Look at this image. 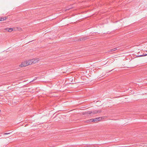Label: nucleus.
Here are the masks:
<instances>
[{"label":"nucleus","mask_w":147,"mask_h":147,"mask_svg":"<svg viewBox=\"0 0 147 147\" xmlns=\"http://www.w3.org/2000/svg\"><path fill=\"white\" fill-rule=\"evenodd\" d=\"M85 113L86 115H92L91 113H92V111H87L86 112H85Z\"/></svg>","instance_id":"1a4fd4ad"},{"label":"nucleus","mask_w":147,"mask_h":147,"mask_svg":"<svg viewBox=\"0 0 147 147\" xmlns=\"http://www.w3.org/2000/svg\"><path fill=\"white\" fill-rule=\"evenodd\" d=\"M82 113L83 115H86V114L85 112H83Z\"/></svg>","instance_id":"f8f14e48"},{"label":"nucleus","mask_w":147,"mask_h":147,"mask_svg":"<svg viewBox=\"0 0 147 147\" xmlns=\"http://www.w3.org/2000/svg\"><path fill=\"white\" fill-rule=\"evenodd\" d=\"M5 30H6L8 32H11L13 31V28H5Z\"/></svg>","instance_id":"39448f33"},{"label":"nucleus","mask_w":147,"mask_h":147,"mask_svg":"<svg viewBox=\"0 0 147 147\" xmlns=\"http://www.w3.org/2000/svg\"><path fill=\"white\" fill-rule=\"evenodd\" d=\"M28 65H32L33 63L32 59H29L27 60Z\"/></svg>","instance_id":"20e7f679"},{"label":"nucleus","mask_w":147,"mask_h":147,"mask_svg":"<svg viewBox=\"0 0 147 147\" xmlns=\"http://www.w3.org/2000/svg\"><path fill=\"white\" fill-rule=\"evenodd\" d=\"M32 59L33 64H35L37 63L40 60L38 58H33Z\"/></svg>","instance_id":"7ed1b4c3"},{"label":"nucleus","mask_w":147,"mask_h":147,"mask_svg":"<svg viewBox=\"0 0 147 147\" xmlns=\"http://www.w3.org/2000/svg\"><path fill=\"white\" fill-rule=\"evenodd\" d=\"M5 134H7V133H5Z\"/></svg>","instance_id":"ddd939ff"},{"label":"nucleus","mask_w":147,"mask_h":147,"mask_svg":"<svg viewBox=\"0 0 147 147\" xmlns=\"http://www.w3.org/2000/svg\"><path fill=\"white\" fill-rule=\"evenodd\" d=\"M28 65L27 60L22 62L19 65L20 67H23Z\"/></svg>","instance_id":"f257e3e1"},{"label":"nucleus","mask_w":147,"mask_h":147,"mask_svg":"<svg viewBox=\"0 0 147 147\" xmlns=\"http://www.w3.org/2000/svg\"><path fill=\"white\" fill-rule=\"evenodd\" d=\"M7 18L6 17H4L3 18H0V22L5 20Z\"/></svg>","instance_id":"0eeeda50"},{"label":"nucleus","mask_w":147,"mask_h":147,"mask_svg":"<svg viewBox=\"0 0 147 147\" xmlns=\"http://www.w3.org/2000/svg\"><path fill=\"white\" fill-rule=\"evenodd\" d=\"M100 112H101L100 111H93L92 112V113H91L92 115H94V114L97 113H99Z\"/></svg>","instance_id":"423d86ee"},{"label":"nucleus","mask_w":147,"mask_h":147,"mask_svg":"<svg viewBox=\"0 0 147 147\" xmlns=\"http://www.w3.org/2000/svg\"><path fill=\"white\" fill-rule=\"evenodd\" d=\"M86 122L88 123L91 122H93V119H90L86 121Z\"/></svg>","instance_id":"6e6552de"},{"label":"nucleus","mask_w":147,"mask_h":147,"mask_svg":"<svg viewBox=\"0 0 147 147\" xmlns=\"http://www.w3.org/2000/svg\"><path fill=\"white\" fill-rule=\"evenodd\" d=\"M117 49L116 48H114L111 50V51H113L116 50Z\"/></svg>","instance_id":"9d476101"},{"label":"nucleus","mask_w":147,"mask_h":147,"mask_svg":"<svg viewBox=\"0 0 147 147\" xmlns=\"http://www.w3.org/2000/svg\"><path fill=\"white\" fill-rule=\"evenodd\" d=\"M146 55H147V54H145L144 55H141L139 56L140 57H143V56H146ZM138 57H139V56H138Z\"/></svg>","instance_id":"9b49d317"},{"label":"nucleus","mask_w":147,"mask_h":147,"mask_svg":"<svg viewBox=\"0 0 147 147\" xmlns=\"http://www.w3.org/2000/svg\"><path fill=\"white\" fill-rule=\"evenodd\" d=\"M102 119V117H99L98 118H95L93 119V122H98L101 120Z\"/></svg>","instance_id":"f03ea898"}]
</instances>
